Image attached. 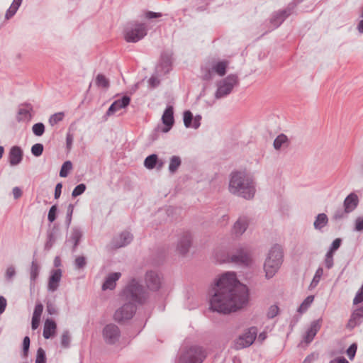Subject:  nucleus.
Wrapping results in <instances>:
<instances>
[{
    "instance_id": "58836bf2",
    "label": "nucleus",
    "mask_w": 363,
    "mask_h": 363,
    "mask_svg": "<svg viewBox=\"0 0 363 363\" xmlns=\"http://www.w3.org/2000/svg\"><path fill=\"white\" fill-rule=\"evenodd\" d=\"M314 299L313 296H307L303 303L298 308L297 311L300 313L306 312Z\"/></svg>"
},
{
    "instance_id": "052dcab7",
    "label": "nucleus",
    "mask_w": 363,
    "mask_h": 363,
    "mask_svg": "<svg viewBox=\"0 0 363 363\" xmlns=\"http://www.w3.org/2000/svg\"><path fill=\"white\" fill-rule=\"evenodd\" d=\"M163 16L162 13L154 12L151 11H147L145 13V17L147 19H153L160 18Z\"/></svg>"
},
{
    "instance_id": "dca6fc26",
    "label": "nucleus",
    "mask_w": 363,
    "mask_h": 363,
    "mask_svg": "<svg viewBox=\"0 0 363 363\" xmlns=\"http://www.w3.org/2000/svg\"><path fill=\"white\" fill-rule=\"evenodd\" d=\"M363 321V306H360L353 311L346 325V328L352 330L356 326L359 325Z\"/></svg>"
},
{
    "instance_id": "603ef678",
    "label": "nucleus",
    "mask_w": 363,
    "mask_h": 363,
    "mask_svg": "<svg viewBox=\"0 0 363 363\" xmlns=\"http://www.w3.org/2000/svg\"><path fill=\"white\" fill-rule=\"evenodd\" d=\"M74 208V204H72V203H69L67 206V215H66V219H65V223H66V225H67V228L69 227V225L71 224Z\"/></svg>"
},
{
    "instance_id": "4468645a",
    "label": "nucleus",
    "mask_w": 363,
    "mask_h": 363,
    "mask_svg": "<svg viewBox=\"0 0 363 363\" xmlns=\"http://www.w3.org/2000/svg\"><path fill=\"white\" fill-rule=\"evenodd\" d=\"M60 235V228L59 225L55 223L47 231V240L45 243L44 250L49 251L52 247Z\"/></svg>"
},
{
    "instance_id": "09e8293b",
    "label": "nucleus",
    "mask_w": 363,
    "mask_h": 363,
    "mask_svg": "<svg viewBox=\"0 0 363 363\" xmlns=\"http://www.w3.org/2000/svg\"><path fill=\"white\" fill-rule=\"evenodd\" d=\"M44 150L43 145L41 143H36L31 147V153L35 157H39L43 154Z\"/></svg>"
},
{
    "instance_id": "8fccbe9b",
    "label": "nucleus",
    "mask_w": 363,
    "mask_h": 363,
    "mask_svg": "<svg viewBox=\"0 0 363 363\" xmlns=\"http://www.w3.org/2000/svg\"><path fill=\"white\" fill-rule=\"evenodd\" d=\"M30 111L25 108H19L18 111V116L16 117V120L18 122H21L25 119H26L28 117L30 118Z\"/></svg>"
},
{
    "instance_id": "e433bc0d",
    "label": "nucleus",
    "mask_w": 363,
    "mask_h": 363,
    "mask_svg": "<svg viewBox=\"0 0 363 363\" xmlns=\"http://www.w3.org/2000/svg\"><path fill=\"white\" fill-rule=\"evenodd\" d=\"M72 162L69 160L65 161L61 167L60 174H59L60 177H67L69 174V172L72 170Z\"/></svg>"
},
{
    "instance_id": "39448f33",
    "label": "nucleus",
    "mask_w": 363,
    "mask_h": 363,
    "mask_svg": "<svg viewBox=\"0 0 363 363\" xmlns=\"http://www.w3.org/2000/svg\"><path fill=\"white\" fill-rule=\"evenodd\" d=\"M147 34V26L145 23H129L124 31L125 40L128 43H137Z\"/></svg>"
},
{
    "instance_id": "79ce46f5",
    "label": "nucleus",
    "mask_w": 363,
    "mask_h": 363,
    "mask_svg": "<svg viewBox=\"0 0 363 363\" xmlns=\"http://www.w3.org/2000/svg\"><path fill=\"white\" fill-rule=\"evenodd\" d=\"M71 336L68 330H65L61 337V346L63 348H68L70 346Z\"/></svg>"
},
{
    "instance_id": "aec40b11",
    "label": "nucleus",
    "mask_w": 363,
    "mask_h": 363,
    "mask_svg": "<svg viewBox=\"0 0 363 363\" xmlns=\"http://www.w3.org/2000/svg\"><path fill=\"white\" fill-rule=\"evenodd\" d=\"M23 152L19 146H13L9 152V162L11 166L19 164L23 160Z\"/></svg>"
},
{
    "instance_id": "f257e3e1",
    "label": "nucleus",
    "mask_w": 363,
    "mask_h": 363,
    "mask_svg": "<svg viewBox=\"0 0 363 363\" xmlns=\"http://www.w3.org/2000/svg\"><path fill=\"white\" fill-rule=\"evenodd\" d=\"M211 293L210 309L223 314L242 308L249 298L247 287L239 282L234 272H225L216 279Z\"/></svg>"
},
{
    "instance_id": "473e14b6",
    "label": "nucleus",
    "mask_w": 363,
    "mask_h": 363,
    "mask_svg": "<svg viewBox=\"0 0 363 363\" xmlns=\"http://www.w3.org/2000/svg\"><path fill=\"white\" fill-rule=\"evenodd\" d=\"M228 64V61H220L213 66V71L216 72L219 76L223 77L226 74Z\"/></svg>"
},
{
    "instance_id": "864d4df0",
    "label": "nucleus",
    "mask_w": 363,
    "mask_h": 363,
    "mask_svg": "<svg viewBox=\"0 0 363 363\" xmlns=\"http://www.w3.org/2000/svg\"><path fill=\"white\" fill-rule=\"evenodd\" d=\"M30 340L28 336H25L23 340V356L26 358L28 355Z\"/></svg>"
},
{
    "instance_id": "680f3d73",
    "label": "nucleus",
    "mask_w": 363,
    "mask_h": 363,
    "mask_svg": "<svg viewBox=\"0 0 363 363\" xmlns=\"http://www.w3.org/2000/svg\"><path fill=\"white\" fill-rule=\"evenodd\" d=\"M46 310L48 313L51 315L57 314V309L56 308L55 304L51 302L47 303Z\"/></svg>"
},
{
    "instance_id": "ddd939ff",
    "label": "nucleus",
    "mask_w": 363,
    "mask_h": 363,
    "mask_svg": "<svg viewBox=\"0 0 363 363\" xmlns=\"http://www.w3.org/2000/svg\"><path fill=\"white\" fill-rule=\"evenodd\" d=\"M172 69V55L169 52H164L161 54L160 62L156 67V72L158 74H166Z\"/></svg>"
},
{
    "instance_id": "de8ad7c7",
    "label": "nucleus",
    "mask_w": 363,
    "mask_h": 363,
    "mask_svg": "<svg viewBox=\"0 0 363 363\" xmlns=\"http://www.w3.org/2000/svg\"><path fill=\"white\" fill-rule=\"evenodd\" d=\"M35 363H46L45 352L42 347H39L37 350Z\"/></svg>"
},
{
    "instance_id": "f704fd0d",
    "label": "nucleus",
    "mask_w": 363,
    "mask_h": 363,
    "mask_svg": "<svg viewBox=\"0 0 363 363\" xmlns=\"http://www.w3.org/2000/svg\"><path fill=\"white\" fill-rule=\"evenodd\" d=\"M182 160L179 156L174 155L170 157L169 171L171 174H174L181 166Z\"/></svg>"
},
{
    "instance_id": "72a5a7b5",
    "label": "nucleus",
    "mask_w": 363,
    "mask_h": 363,
    "mask_svg": "<svg viewBox=\"0 0 363 363\" xmlns=\"http://www.w3.org/2000/svg\"><path fill=\"white\" fill-rule=\"evenodd\" d=\"M158 163V156L156 154L148 155L144 161V166L148 169H153Z\"/></svg>"
},
{
    "instance_id": "6e6552de",
    "label": "nucleus",
    "mask_w": 363,
    "mask_h": 363,
    "mask_svg": "<svg viewBox=\"0 0 363 363\" xmlns=\"http://www.w3.org/2000/svg\"><path fill=\"white\" fill-rule=\"evenodd\" d=\"M219 261L220 262H233L242 266H248L250 263V258L246 249L240 247L236 249L235 254H227L224 258Z\"/></svg>"
},
{
    "instance_id": "a878e982",
    "label": "nucleus",
    "mask_w": 363,
    "mask_h": 363,
    "mask_svg": "<svg viewBox=\"0 0 363 363\" xmlns=\"http://www.w3.org/2000/svg\"><path fill=\"white\" fill-rule=\"evenodd\" d=\"M359 203V199L355 193H350L344 200L343 207L350 213L354 211Z\"/></svg>"
},
{
    "instance_id": "a19ab883",
    "label": "nucleus",
    "mask_w": 363,
    "mask_h": 363,
    "mask_svg": "<svg viewBox=\"0 0 363 363\" xmlns=\"http://www.w3.org/2000/svg\"><path fill=\"white\" fill-rule=\"evenodd\" d=\"M323 274V269L322 267H318L315 271V275L312 279V281L310 284L311 288H315L318 284L321 277Z\"/></svg>"
},
{
    "instance_id": "ea45409f",
    "label": "nucleus",
    "mask_w": 363,
    "mask_h": 363,
    "mask_svg": "<svg viewBox=\"0 0 363 363\" xmlns=\"http://www.w3.org/2000/svg\"><path fill=\"white\" fill-rule=\"evenodd\" d=\"M96 84L102 88L107 89L109 87L108 79L102 74H99L96 77Z\"/></svg>"
},
{
    "instance_id": "cd10ccee",
    "label": "nucleus",
    "mask_w": 363,
    "mask_h": 363,
    "mask_svg": "<svg viewBox=\"0 0 363 363\" xmlns=\"http://www.w3.org/2000/svg\"><path fill=\"white\" fill-rule=\"evenodd\" d=\"M289 145V141L286 135L284 133L279 134L274 140L273 146L275 150H279L282 147H288Z\"/></svg>"
},
{
    "instance_id": "bf43d9fd",
    "label": "nucleus",
    "mask_w": 363,
    "mask_h": 363,
    "mask_svg": "<svg viewBox=\"0 0 363 363\" xmlns=\"http://www.w3.org/2000/svg\"><path fill=\"white\" fill-rule=\"evenodd\" d=\"M43 311V305L39 302L35 304L33 316L41 318V315Z\"/></svg>"
},
{
    "instance_id": "4c0bfd02",
    "label": "nucleus",
    "mask_w": 363,
    "mask_h": 363,
    "mask_svg": "<svg viewBox=\"0 0 363 363\" xmlns=\"http://www.w3.org/2000/svg\"><path fill=\"white\" fill-rule=\"evenodd\" d=\"M184 124L186 128H193L194 116L189 110H186L183 113Z\"/></svg>"
},
{
    "instance_id": "2f4dec72",
    "label": "nucleus",
    "mask_w": 363,
    "mask_h": 363,
    "mask_svg": "<svg viewBox=\"0 0 363 363\" xmlns=\"http://www.w3.org/2000/svg\"><path fill=\"white\" fill-rule=\"evenodd\" d=\"M40 271V267L38 264L37 263L36 259L33 258L31 266H30V285L34 286V283L36 280V279L38 277Z\"/></svg>"
},
{
    "instance_id": "774afa93",
    "label": "nucleus",
    "mask_w": 363,
    "mask_h": 363,
    "mask_svg": "<svg viewBox=\"0 0 363 363\" xmlns=\"http://www.w3.org/2000/svg\"><path fill=\"white\" fill-rule=\"evenodd\" d=\"M148 83L150 87L155 88L160 84V81L157 77L152 76L149 79Z\"/></svg>"
},
{
    "instance_id": "c85d7f7f",
    "label": "nucleus",
    "mask_w": 363,
    "mask_h": 363,
    "mask_svg": "<svg viewBox=\"0 0 363 363\" xmlns=\"http://www.w3.org/2000/svg\"><path fill=\"white\" fill-rule=\"evenodd\" d=\"M328 223V218L324 213H319L315 217L313 226L315 230H321Z\"/></svg>"
},
{
    "instance_id": "6ab92c4d",
    "label": "nucleus",
    "mask_w": 363,
    "mask_h": 363,
    "mask_svg": "<svg viewBox=\"0 0 363 363\" xmlns=\"http://www.w3.org/2000/svg\"><path fill=\"white\" fill-rule=\"evenodd\" d=\"M321 319L313 320L310 325V328L307 330L303 340L306 344L311 343L319 331L321 327Z\"/></svg>"
},
{
    "instance_id": "c9c22d12",
    "label": "nucleus",
    "mask_w": 363,
    "mask_h": 363,
    "mask_svg": "<svg viewBox=\"0 0 363 363\" xmlns=\"http://www.w3.org/2000/svg\"><path fill=\"white\" fill-rule=\"evenodd\" d=\"M350 212L345 208H338L334 213L333 216V220H340L347 217V215Z\"/></svg>"
},
{
    "instance_id": "4be33fe9",
    "label": "nucleus",
    "mask_w": 363,
    "mask_h": 363,
    "mask_svg": "<svg viewBox=\"0 0 363 363\" xmlns=\"http://www.w3.org/2000/svg\"><path fill=\"white\" fill-rule=\"evenodd\" d=\"M62 277V270L60 269H53L51 272L48 279V289L50 291H55L58 286Z\"/></svg>"
},
{
    "instance_id": "9d476101",
    "label": "nucleus",
    "mask_w": 363,
    "mask_h": 363,
    "mask_svg": "<svg viewBox=\"0 0 363 363\" xmlns=\"http://www.w3.org/2000/svg\"><path fill=\"white\" fill-rule=\"evenodd\" d=\"M136 311V306L134 303L128 301L117 309L113 315L114 320L118 323L131 319Z\"/></svg>"
},
{
    "instance_id": "1a4fd4ad",
    "label": "nucleus",
    "mask_w": 363,
    "mask_h": 363,
    "mask_svg": "<svg viewBox=\"0 0 363 363\" xmlns=\"http://www.w3.org/2000/svg\"><path fill=\"white\" fill-rule=\"evenodd\" d=\"M257 331L256 327L248 328L247 331L235 340V348L238 350L252 345L257 337Z\"/></svg>"
},
{
    "instance_id": "49530a36",
    "label": "nucleus",
    "mask_w": 363,
    "mask_h": 363,
    "mask_svg": "<svg viewBox=\"0 0 363 363\" xmlns=\"http://www.w3.org/2000/svg\"><path fill=\"white\" fill-rule=\"evenodd\" d=\"M86 189V186L83 183L77 185L72 192V196L75 198L82 195L85 191Z\"/></svg>"
},
{
    "instance_id": "f3484780",
    "label": "nucleus",
    "mask_w": 363,
    "mask_h": 363,
    "mask_svg": "<svg viewBox=\"0 0 363 363\" xmlns=\"http://www.w3.org/2000/svg\"><path fill=\"white\" fill-rule=\"evenodd\" d=\"M281 263L276 262L272 257L267 256L264 264V269L265 272V277L267 279L273 277L279 269Z\"/></svg>"
},
{
    "instance_id": "a211bd4d",
    "label": "nucleus",
    "mask_w": 363,
    "mask_h": 363,
    "mask_svg": "<svg viewBox=\"0 0 363 363\" xmlns=\"http://www.w3.org/2000/svg\"><path fill=\"white\" fill-rule=\"evenodd\" d=\"M130 102V96L125 95L122 98L114 101L109 106L106 115H113L117 111L127 107Z\"/></svg>"
},
{
    "instance_id": "4d7b16f0",
    "label": "nucleus",
    "mask_w": 363,
    "mask_h": 363,
    "mask_svg": "<svg viewBox=\"0 0 363 363\" xmlns=\"http://www.w3.org/2000/svg\"><path fill=\"white\" fill-rule=\"evenodd\" d=\"M363 302V284L353 299V304L357 305Z\"/></svg>"
},
{
    "instance_id": "2eb2a0df",
    "label": "nucleus",
    "mask_w": 363,
    "mask_h": 363,
    "mask_svg": "<svg viewBox=\"0 0 363 363\" xmlns=\"http://www.w3.org/2000/svg\"><path fill=\"white\" fill-rule=\"evenodd\" d=\"M162 123L164 127L162 129L163 133L169 132L174 124V108L172 106H167L162 116Z\"/></svg>"
},
{
    "instance_id": "e2e57ef3",
    "label": "nucleus",
    "mask_w": 363,
    "mask_h": 363,
    "mask_svg": "<svg viewBox=\"0 0 363 363\" xmlns=\"http://www.w3.org/2000/svg\"><path fill=\"white\" fill-rule=\"evenodd\" d=\"M16 275V270L13 266H10L7 268L5 274V277L7 280H11Z\"/></svg>"
},
{
    "instance_id": "bb28decb",
    "label": "nucleus",
    "mask_w": 363,
    "mask_h": 363,
    "mask_svg": "<svg viewBox=\"0 0 363 363\" xmlns=\"http://www.w3.org/2000/svg\"><path fill=\"white\" fill-rule=\"evenodd\" d=\"M133 239V235L132 233L128 231H123L120 234L119 238L116 241V247L118 248L125 247L130 244Z\"/></svg>"
},
{
    "instance_id": "3c124183",
    "label": "nucleus",
    "mask_w": 363,
    "mask_h": 363,
    "mask_svg": "<svg viewBox=\"0 0 363 363\" xmlns=\"http://www.w3.org/2000/svg\"><path fill=\"white\" fill-rule=\"evenodd\" d=\"M57 205L55 204L52 205L49 211L48 215V220L50 223L54 222L57 218Z\"/></svg>"
},
{
    "instance_id": "b1692460",
    "label": "nucleus",
    "mask_w": 363,
    "mask_h": 363,
    "mask_svg": "<svg viewBox=\"0 0 363 363\" xmlns=\"http://www.w3.org/2000/svg\"><path fill=\"white\" fill-rule=\"evenodd\" d=\"M121 273L113 272L110 273L105 279L104 282L102 284V290H113L116 288V281L121 278Z\"/></svg>"
},
{
    "instance_id": "5701e85b",
    "label": "nucleus",
    "mask_w": 363,
    "mask_h": 363,
    "mask_svg": "<svg viewBox=\"0 0 363 363\" xmlns=\"http://www.w3.org/2000/svg\"><path fill=\"white\" fill-rule=\"evenodd\" d=\"M249 225V220L246 216H240L234 223L233 228V233L236 236L242 235L247 230Z\"/></svg>"
},
{
    "instance_id": "37998d69",
    "label": "nucleus",
    "mask_w": 363,
    "mask_h": 363,
    "mask_svg": "<svg viewBox=\"0 0 363 363\" xmlns=\"http://www.w3.org/2000/svg\"><path fill=\"white\" fill-rule=\"evenodd\" d=\"M87 264L86 258L84 256H78L74 261V268L76 269H84Z\"/></svg>"
},
{
    "instance_id": "5fc2aeb1",
    "label": "nucleus",
    "mask_w": 363,
    "mask_h": 363,
    "mask_svg": "<svg viewBox=\"0 0 363 363\" xmlns=\"http://www.w3.org/2000/svg\"><path fill=\"white\" fill-rule=\"evenodd\" d=\"M357 350V345L352 343L347 350L346 353L350 360H352L356 354Z\"/></svg>"
},
{
    "instance_id": "0e129e2a",
    "label": "nucleus",
    "mask_w": 363,
    "mask_h": 363,
    "mask_svg": "<svg viewBox=\"0 0 363 363\" xmlns=\"http://www.w3.org/2000/svg\"><path fill=\"white\" fill-rule=\"evenodd\" d=\"M354 230L358 232L363 231V217H358L355 220Z\"/></svg>"
},
{
    "instance_id": "412c9836",
    "label": "nucleus",
    "mask_w": 363,
    "mask_h": 363,
    "mask_svg": "<svg viewBox=\"0 0 363 363\" xmlns=\"http://www.w3.org/2000/svg\"><path fill=\"white\" fill-rule=\"evenodd\" d=\"M191 245V235L189 233H184L179 240L177 250L179 254L184 255L189 250Z\"/></svg>"
},
{
    "instance_id": "a18cd8bd",
    "label": "nucleus",
    "mask_w": 363,
    "mask_h": 363,
    "mask_svg": "<svg viewBox=\"0 0 363 363\" xmlns=\"http://www.w3.org/2000/svg\"><path fill=\"white\" fill-rule=\"evenodd\" d=\"M64 118V113L59 112L50 116L49 118V123L51 126H54L59 122L62 121Z\"/></svg>"
},
{
    "instance_id": "69168bd1",
    "label": "nucleus",
    "mask_w": 363,
    "mask_h": 363,
    "mask_svg": "<svg viewBox=\"0 0 363 363\" xmlns=\"http://www.w3.org/2000/svg\"><path fill=\"white\" fill-rule=\"evenodd\" d=\"M213 74V69L211 70L210 69H206L203 71V77H202L203 79L206 80V81H208L212 79Z\"/></svg>"
},
{
    "instance_id": "9b49d317",
    "label": "nucleus",
    "mask_w": 363,
    "mask_h": 363,
    "mask_svg": "<svg viewBox=\"0 0 363 363\" xmlns=\"http://www.w3.org/2000/svg\"><path fill=\"white\" fill-rule=\"evenodd\" d=\"M102 336L104 342L107 345H114L120 340L121 330L113 323L107 324L103 328Z\"/></svg>"
},
{
    "instance_id": "338daca9",
    "label": "nucleus",
    "mask_w": 363,
    "mask_h": 363,
    "mask_svg": "<svg viewBox=\"0 0 363 363\" xmlns=\"http://www.w3.org/2000/svg\"><path fill=\"white\" fill-rule=\"evenodd\" d=\"M341 244H342V239L336 238L333 241V242L330 247L332 248V250L336 251L340 248Z\"/></svg>"
},
{
    "instance_id": "423d86ee",
    "label": "nucleus",
    "mask_w": 363,
    "mask_h": 363,
    "mask_svg": "<svg viewBox=\"0 0 363 363\" xmlns=\"http://www.w3.org/2000/svg\"><path fill=\"white\" fill-rule=\"evenodd\" d=\"M297 5V2L294 0L292 2L289 3L285 9L273 12L269 18L268 30L265 31L264 34L279 27L282 23L293 13Z\"/></svg>"
},
{
    "instance_id": "f03ea898",
    "label": "nucleus",
    "mask_w": 363,
    "mask_h": 363,
    "mask_svg": "<svg viewBox=\"0 0 363 363\" xmlns=\"http://www.w3.org/2000/svg\"><path fill=\"white\" fill-rule=\"evenodd\" d=\"M229 191L245 199H251L255 194L252 179L245 172L234 171L230 175Z\"/></svg>"
},
{
    "instance_id": "13d9d810",
    "label": "nucleus",
    "mask_w": 363,
    "mask_h": 363,
    "mask_svg": "<svg viewBox=\"0 0 363 363\" xmlns=\"http://www.w3.org/2000/svg\"><path fill=\"white\" fill-rule=\"evenodd\" d=\"M18 8L19 7H17L16 5L11 4L10 7L6 11V15H5V18L6 19L11 18L12 16H13L15 15V13L18 11Z\"/></svg>"
},
{
    "instance_id": "7c9ffc66",
    "label": "nucleus",
    "mask_w": 363,
    "mask_h": 363,
    "mask_svg": "<svg viewBox=\"0 0 363 363\" xmlns=\"http://www.w3.org/2000/svg\"><path fill=\"white\" fill-rule=\"evenodd\" d=\"M82 237V232L77 228H74L72 230L70 240L73 242L72 252H74Z\"/></svg>"
},
{
    "instance_id": "6e6d98bb",
    "label": "nucleus",
    "mask_w": 363,
    "mask_h": 363,
    "mask_svg": "<svg viewBox=\"0 0 363 363\" xmlns=\"http://www.w3.org/2000/svg\"><path fill=\"white\" fill-rule=\"evenodd\" d=\"M279 311V308L277 306H276V305L271 306L269 307L267 314V318H270V319L274 318L275 316L277 315Z\"/></svg>"
},
{
    "instance_id": "c756f323",
    "label": "nucleus",
    "mask_w": 363,
    "mask_h": 363,
    "mask_svg": "<svg viewBox=\"0 0 363 363\" xmlns=\"http://www.w3.org/2000/svg\"><path fill=\"white\" fill-rule=\"evenodd\" d=\"M268 255L272 257L276 262L282 263L283 252L281 246L279 245H274L269 250Z\"/></svg>"
},
{
    "instance_id": "7ed1b4c3",
    "label": "nucleus",
    "mask_w": 363,
    "mask_h": 363,
    "mask_svg": "<svg viewBox=\"0 0 363 363\" xmlns=\"http://www.w3.org/2000/svg\"><path fill=\"white\" fill-rule=\"evenodd\" d=\"M207 357L206 349L199 345L182 347L177 354L176 363H202Z\"/></svg>"
},
{
    "instance_id": "0eeeda50",
    "label": "nucleus",
    "mask_w": 363,
    "mask_h": 363,
    "mask_svg": "<svg viewBox=\"0 0 363 363\" xmlns=\"http://www.w3.org/2000/svg\"><path fill=\"white\" fill-rule=\"evenodd\" d=\"M239 84V79L237 74H229L220 80L217 84V90L215 93L216 99H221L229 95L233 88Z\"/></svg>"
},
{
    "instance_id": "20e7f679",
    "label": "nucleus",
    "mask_w": 363,
    "mask_h": 363,
    "mask_svg": "<svg viewBox=\"0 0 363 363\" xmlns=\"http://www.w3.org/2000/svg\"><path fill=\"white\" fill-rule=\"evenodd\" d=\"M121 295L126 301L140 305L144 304L149 298L148 292L135 278L130 280Z\"/></svg>"
},
{
    "instance_id": "393cba45",
    "label": "nucleus",
    "mask_w": 363,
    "mask_h": 363,
    "mask_svg": "<svg viewBox=\"0 0 363 363\" xmlns=\"http://www.w3.org/2000/svg\"><path fill=\"white\" fill-rule=\"evenodd\" d=\"M57 324L52 318H47L44 323L43 335L45 339H50L55 336Z\"/></svg>"
},
{
    "instance_id": "c03bdc74",
    "label": "nucleus",
    "mask_w": 363,
    "mask_h": 363,
    "mask_svg": "<svg viewBox=\"0 0 363 363\" xmlns=\"http://www.w3.org/2000/svg\"><path fill=\"white\" fill-rule=\"evenodd\" d=\"M45 127L43 123H35L32 127L33 133L36 136H41L45 133Z\"/></svg>"
},
{
    "instance_id": "f8f14e48",
    "label": "nucleus",
    "mask_w": 363,
    "mask_h": 363,
    "mask_svg": "<svg viewBox=\"0 0 363 363\" xmlns=\"http://www.w3.org/2000/svg\"><path fill=\"white\" fill-rule=\"evenodd\" d=\"M145 281L150 291H157L161 288L162 276L155 270H150L145 274Z\"/></svg>"
}]
</instances>
